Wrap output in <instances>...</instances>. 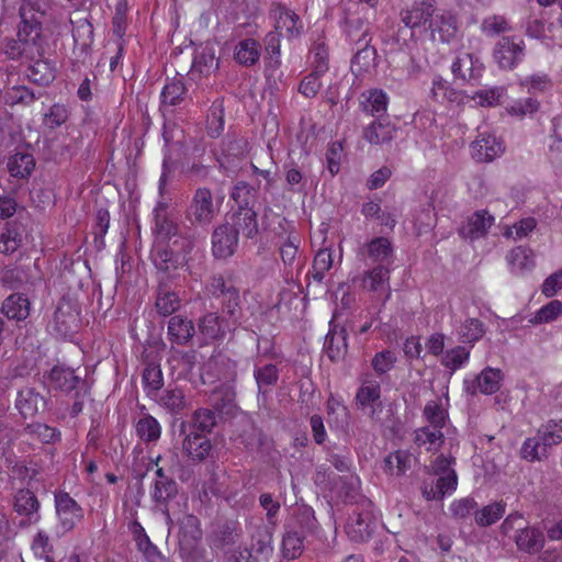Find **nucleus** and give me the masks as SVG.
<instances>
[{
    "instance_id": "obj_1",
    "label": "nucleus",
    "mask_w": 562,
    "mask_h": 562,
    "mask_svg": "<svg viewBox=\"0 0 562 562\" xmlns=\"http://www.w3.org/2000/svg\"><path fill=\"white\" fill-rule=\"evenodd\" d=\"M46 11L40 0H24L20 7L18 40H5L3 53L10 59L34 60L43 55L42 24Z\"/></svg>"
},
{
    "instance_id": "obj_2",
    "label": "nucleus",
    "mask_w": 562,
    "mask_h": 562,
    "mask_svg": "<svg viewBox=\"0 0 562 562\" xmlns=\"http://www.w3.org/2000/svg\"><path fill=\"white\" fill-rule=\"evenodd\" d=\"M562 442V419H550L542 424L537 435L527 438L521 448L520 457L529 462L541 461L549 454V450Z\"/></svg>"
},
{
    "instance_id": "obj_3",
    "label": "nucleus",
    "mask_w": 562,
    "mask_h": 562,
    "mask_svg": "<svg viewBox=\"0 0 562 562\" xmlns=\"http://www.w3.org/2000/svg\"><path fill=\"white\" fill-rule=\"evenodd\" d=\"M193 241L188 237L170 241H157L151 249L150 258L160 272L169 273L184 263L189 267L186 257L193 249Z\"/></svg>"
},
{
    "instance_id": "obj_4",
    "label": "nucleus",
    "mask_w": 562,
    "mask_h": 562,
    "mask_svg": "<svg viewBox=\"0 0 562 562\" xmlns=\"http://www.w3.org/2000/svg\"><path fill=\"white\" fill-rule=\"evenodd\" d=\"M218 207L214 202L212 191L206 187L194 190L186 209L184 217L194 227H206L215 218Z\"/></svg>"
},
{
    "instance_id": "obj_5",
    "label": "nucleus",
    "mask_w": 562,
    "mask_h": 562,
    "mask_svg": "<svg viewBox=\"0 0 562 562\" xmlns=\"http://www.w3.org/2000/svg\"><path fill=\"white\" fill-rule=\"evenodd\" d=\"M80 310L76 302L63 297L54 312L53 319L48 324L52 334L58 338H71L80 325Z\"/></svg>"
},
{
    "instance_id": "obj_6",
    "label": "nucleus",
    "mask_w": 562,
    "mask_h": 562,
    "mask_svg": "<svg viewBox=\"0 0 562 562\" xmlns=\"http://www.w3.org/2000/svg\"><path fill=\"white\" fill-rule=\"evenodd\" d=\"M524 40L516 36H503L494 45L493 59L503 70L515 69L525 58Z\"/></svg>"
},
{
    "instance_id": "obj_7",
    "label": "nucleus",
    "mask_w": 562,
    "mask_h": 562,
    "mask_svg": "<svg viewBox=\"0 0 562 562\" xmlns=\"http://www.w3.org/2000/svg\"><path fill=\"white\" fill-rule=\"evenodd\" d=\"M373 504L370 499H363L362 505L357 506L347 525V532L353 541H367L371 538L375 528Z\"/></svg>"
},
{
    "instance_id": "obj_8",
    "label": "nucleus",
    "mask_w": 562,
    "mask_h": 562,
    "mask_svg": "<svg viewBox=\"0 0 562 562\" xmlns=\"http://www.w3.org/2000/svg\"><path fill=\"white\" fill-rule=\"evenodd\" d=\"M235 331L218 312H207L198 319V335L205 344L222 342L227 334Z\"/></svg>"
},
{
    "instance_id": "obj_9",
    "label": "nucleus",
    "mask_w": 562,
    "mask_h": 562,
    "mask_svg": "<svg viewBox=\"0 0 562 562\" xmlns=\"http://www.w3.org/2000/svg\"><path fill=\"white\" fill-rule=\"evenodd\" d=\"M12 507L21 517L20 527L36 525L41 520V503L34 492L29 488H20L13 494Z\"/></svg>"
},
{
    "instance_id": "obj_10",
    "label": "nucleus",
    "mask_w": 562,
    "mask_h": 562,
    "mask_svg": "<svg viewBox=\"0 0 562 562\" xmlns=\"http://www.w3.org/2000/svg\"><path fill=\"white\" fill-rule=\"evenodd\" d=\"M55 508L64 532L72 530L82 519V507L67 493H55Z\"/></svg>"
},
{
    "instance_id": "obj_11",
    "label": "nucleus",
    "mask_w": 562,
    "mask_h": 562,
    "mask_svg": "<svg viewBox=\"0 0 562 562\" xmlns=\"http://www.w3.org/2000/svg\"><path fill=\"white\" fill-rule=\"evenodd\" d=\"M243 537V529L240 524L235 520H225L217 522L207 539L212 549L223 551L228 550L229 547L235 546Z\"/></svg>"
},
{
    "instance_id": "obj_12",
    "label": "nucleus",
    "mask_w": 562,
    "mask_h": 562,
    "mask_svg": "<svg viewBox=\"0 0 562 562\" xmlns=\"http://www.w3.org/2000/svg\"><path fill=\"white\" fill-rule=\"evenodd\" d=\"M14 407L23 419L34 418L47 408V398L35 387L25 386L18 391Z\"/></svg>"
},
{
    "instance_id": "obj_13",
    "label": "nucleus",
    "mask_w": 562,
    "mask_h": 562,
    "mask_svg": "<svg viewBox=\"0 0 562 562\" xmlns=\"http://www.w3.org/2000/svg\"><path fill=\"white\" fill-rule=\"evenodd\" d=\"M238 247V237L229 223H224L214 228L212 234V255L216 259L232 257Z\"/></svg>"
},
{
    "instance_id": "obj_14",
    "label": "nucleus",
    "mask_w": 562,
    "mask_h": 562,
    "mask_svg": "<svg viewBox=\"0 0 562 562\" xmlns=\"http://www.w3.org/2000/svg\"><path fill=\"white\" fill-rule=\"evenodd\" d=\"M179 494V485L173 481L153 484L150 497L155 508L159 510L166 518L167 522L171 521L170 509Z\"/></svg>"
},
{
    "instance_id": "obj_15",
    "label": "nucleus",
    "mask_w": 562,
    "mask_h": 562,
    "mask_svg": "<svg viewBox=\"0 0 562 562\" xmlns=\"http://www.w3.org/2000/svg\"><path fill=\"white\" fill-rule=\"evenodd\" d=\"M272 529L268 525L260 524L250 536L248 547L256 562H268L273 554Z\"/></svg>"
},
{
    "instance_id": "obj_16",
    "label": "nucleus",
    "mask_w": 562,
    "mask_h": 562,
    "mask_svg": "<svg viewBox=\"0 0 562 562\" xmlns=\"http://www.w3.org/2000/svg\"><path fill=\"white\" fill-rule=\"evenodd\" d=\"M435 0H415L412 8L401 11V21L409 29L424 25L435 16Z\"/></svg>"
},
{
    "instance_id": "obj_17",
    "label": "nucleus",
    "mask_w": 562,
    "mask_h": 562,
    "mask_svg": "<svg viewBox=\"0 0 562 562\" xmlns=\"http://www.w3.org/2000/svg\"><path fill=\"white\" fill-rule=\"evenodd\" d=\"M181 434L184 435L182 449L187 457L193 462L206 460L212 451V443L207 436L193 430Z\"/></svg>"
},
{
    "instance_id": "obj_18",
    "label": "nucleus",
    "mask_w": 562,
    "mask_h": 562,
    "mask_svg": "<svg viewBox=\"0 0 562 562\" xmlns=\"http://www.w3.org/2000/svg\"><path fill=\"white\" fill-rule=\"evenodd\" d=\"M494 216L488 213L486 210L475 211L471 216L468 217L467 223H464L459 228V235L465 239H477L485 236L488 229L494 224Z\"/></svg>"
},
{
    "instance_id": "obj_19",
    "label": "nucleus",
    "mask_w": 562,
    "mask_h": 562,
    "mask_svg": "<svg viewBox=\"0 0 562 562\" xmlns=\"http://www.w3.org/2000/svg\"><path fill=\"white\" fill-rule=\"evenodd\" d=\"M347 330L345 327L329 324V330L324 341V352L331 362H338L347 355Z\"/></svg>"
},
{
    "instance_id": "obj_20",
    "label": "nucleus",
    "mask_w": 562,
    "mask_h": 562,
    "mask_svg": "<svg viewBox=\"0 0 562 562\" xmlns=\"http://www.w3.org/2000/svg\"><path fill=\"white\" fill-rule=\"evenodd\" d=\"M396 127L387 116L375 117L362 132V137L371 145L389 144L395 137Z\"/></svg>"
},
{
    "instance_id": "obj_21",
    "label": "nucleus",
    "mask_w": 562,
    "mask_h": 562,
    "mask_svg": "<svg viewBox=\"0 0 562 562\" xmlns=\"http://www.w3.org/2000/svg\"><path fill=\"white\" fill-rule=\"evenodd\" d=\"M50 385L61 392L70 393L86 387V381L82 380L70 368L55 366L48 373Z\"/></svg>"
},
{
    "instance_id": "obj_22",
    "label": "nucleus",
    "mask_w": 562,
    "mask_h": 562,
    "mask_svg": "<svg viewBox=\"0 0 562 562\" xmlns=\"http://www.w3.org/2000/svg\"><path fill=\"white\" fill-rule=\"evenodd\" d=\"M429 29L432 37L438 34L440 42L449 44L457 38L459 31L457 16L449 11L438 13L430 20Z\"/></svg>"
},
{
    "instance_id": "obj_23",
    "label": "nucleus",
    "mask_w": 562,
    "mask_h": 562,
    "mask_svg": "<svg viewBox=\"0 0 562 562\" xmlns=\"http://www.w3.org/2000/svg\"><path fill=\"white\" fill-rule=\"evenodd\" d=\"M35 166V158L29 148L20 147L8 158L7 162V169L10 176L23 180L31 177Z\"/></svg>"
},
{
    "instance_id": "obj_24",
    "label": "nucleus",
    "mask_w": 562,
    "mask_h": 562,
    "mask_svg": "<svg viewBox=\"0 0 562 562\" xmlns=\"http://www.w3.org/2000/svg\"><path fill=\"white\" fill-rule=\"evenodd\" d=\"M236 392L232 384L224 383L217 386L211 394L210 401L220 416H232L236 411Z\"/></svg>"
},
{
    "instance_id": "obj_25",
    "label": "nucleus",
    "mask_w": 562,
    "mask_h": 562,
    "mask_svg": "<svg viewBox=\"0 0 562 562\" xmlns=\"http://www.w3.org/2000/svg\"><path fill=\"white\" fill-rule=\"evenodd\" d=\"M473 155L480 161H492L505 150L504 144L494 135L480 134L472 143Z\"/></svg>"
},
{
    "instance_id": "obj_26",
    "label": "nucleus",
    "mask_w": 562,
    "mask_h": 562,
    "mask_svg": "<svg viewBox=\"0 0 562 562\" xmlns=\"http://www.w3.org/2000/svg\"><path fill=\"white\" fill-rule=\"evenodd\" d=\"M195 334V327L191 319L182 315H173L168 322V337L172 344L188 345Z\"/></svg>"
},
{
    "instance_id": "obj_27",
    "label": "nucleus",
    "mask_w": 562,
    "mask_h": 562,
    "mask_svg": "<svg viewBox=\"0 0 562 562\" xmlns=\"http://www.w3.org/2000/svg\"><path fill=\"white\" fill-rule=\"evenodd\" d=\"M216 412L211 408H198L189 422H182L180 432L193 430L200 434H211L217 424Z\"/></svg>"
},
{
    "instance_id": "obj_28",
    "label": "nucleus",
    "mask_w": 562,
    "mask_h": 562,
    "mask_svg": "<svg viewBox=\"0 0 562 562\" xmlns=\"http://www.w3.org/2000/svg\"><path fill=\"white\" fill-rule=\"evenodd\" d=\"M518 550L536 554L540 552L544 546V536L541 530L535 527H521L514 537Z\"/></svg>"
},
{
    "instance_id": "obj_29",
    "label": "nucleus",
    "mask_w": 562,
    "mask_h": 562,
    "mask_svg": "<svg viewBox=\"0 0 562 562\" xmlns=\"http://www.w3.org/2000/svg\"><path fill=\"white\" fill-rule=\"evenodd\" d=\"M231 227L236 232L237 237L241 234L248 239H252L259 232L258 215L251 209L238 210L232 216Z\"/></svg>"
},
{
    "instance_id": "obj_30",
    "label": "nucleus",
    "mask_w": 562,
    "mask_h": 562,
    "mask_svg": "<svg viewBox=\"0 0 562 562\" xmlns=\"http://www.w3.org/2000/svg\"><path fill=\"white\" fill-rule=\"evenodd\" d=\"M371 42L362 43L361 45H355V54L351 59V71L356 76H360L363 72L369 71L371 68L376 66V49L370 44Z\"/></svg>"
},
{
    "instance_id": "obj_31",
    "label": "nucleus",
    "mask_w": 562,
    "mask_h": 562,
    "mask_svg": "<svg viewBox=\"0 0 562 562\" xmlns=\"http://www.w3.org/2000/svg\"><path fill=\"white\" fill-rule=\"evenodd\" d=\"M370 23L368 19L355 14L346 15V35L350 44L361 45L371 42Z\"/></svg>"
},
{
    "instance_id": "obj_32",
    "label": "nucleus",
    "mask_w": 562,
    "mask_h": 562,
    "mask_svg": "<svg viewBox=\"0 0 562 562\" xmlns=\"http://www.w3.org/2000/svg\"><path fill=\"white\" fill-rule=\"evenodd\" d=\"M31 303L26 295L12 293L2 303L1 312L13 321H24L29 317Z\"/></svg>"
},
{
    "instance_id": "obj_33",
    "label": "nucleus",
    "mask_w": 562,
    "mask_h": 562,
    "mask_svg": "<svg viewBox=\"0 0 562 562\" xmlns=\"http://www.w3.org/2000/svg\"><path fill=\"white\" fill-rule=\"evenodd\" d=\"M393 248L391 241L385 237H375L367 243L360 254L370 259L372 263L384 265L392 256Z\"/></svg>"
},
{
    "instance_id": "obj_34",
    "label": "nucleus",
    "mask_w": 562,
    "mask_h": 562,
    "mask_svg": "<svg viewBox=\"0 0 562 562\" xmlns=\"http://www.w3.org/2000/svg\"><path fill=\"white\" fill-rule=\"evenodd\" d=\"M261 55V45L255 38L241 40L234 49L236 63L245 67H251L258 63Z\"/></svg>"
},
{
    "instance_id": "obj_35",
    "label": "nucleus",
    "mask_w": 562,
    "mask_h": 562,
    "mask_svg": "<svg viewBox=\"0 0 562 562\" xmlns=\"http://www.w3.org/2000/svg\"><path fill=\"white\" fill-rule=\"evenodd\" d=\"M430 97L436 102L447 101L457 104L462 103L464 100L463 92L452 88L450 82H448L441 76L434 77Z\"/></svg>"
},
{
    "instance_id": "obj_36",
    "label": "nucleus",
    "mask_w": 562,
    "mask_h": 562,
    "mask_svg": "<svg viewBox=\"0 0 562 562\" xmlns=\"http://www.w3.org/2000/svg\"><path fill=\"white\" fill-rule=\"evenodd\" d=\"M362 110L367 114L375 117L385 116L387 110L389 98L381 89H372L368 93H362Z\"/></svg>"
},
{
    "instance_id": "obj_37",
    "label": "nucleus",
    "mask_w": 562,
    "mask_h": 562,
    "mask_svg": "<svg viewBox=\"0 0 562 562\" xmlns=\"http://www.w3.org/2000/svg\"><path fill=\"white\" fill-rule=\"evenodd\" d=\"M223 316L235 329L243 326V310L239 290L221 300Z\"/></svg>"
},
{
    "instance_id": "obj_38",
    "label": "nucleus",
    "mask_w": 562,
    "mask_h": 562,
    "mask_svg": "<svg viewBox=\"0 0 562 562\" xmlns=\"http://www.w3.org/2000/svg\"><path fill=\"white\" fill-rule=\"evenodd\" d=\"M27 66L26 76L38 86H48L55 79V68L42 56Z\"/></svg>"
},
{
    "instance_id": "obj_39",
    "label": "nucleus",
    "mask_w": 562,
    "mask_h": 562,
    "mask_svg": "<svg viewBox=\"0 0 562 562\" xmlns=\"http://www.w3.org/2000/svg\"><path fill=\"white\" fill-rule=\"evenodd\" d=\"M258 395L266 396L272 386L279 381V369L273 363L256 367L254 370Z\"/></svg>"
},
{
    "instance_id": "obj_40",
    "label": "nucleus",
    "mask_w": 562,
    "mask_h": 562,
    "mask_svg": "<svg viewBox=\"0 0 562 562\" xmlns=\"http://www.w3.org/2000/svg\"><path fill=\"white\" fill-rule=\"evenodd\" d=\"M203 531L200 519L192 515H184L180 520L179 546L202 541Z\"/></svg>"
},
{
    "instance_id": "obj_41",
    "label": "nucleus",
    "mask_w": 562,
    "mask_h": 562,
    "mask_svg": "<svg viewBox=\"0 0 562 562\" xmlns=\"http://www.w3.org/2000/svg\"><path fill=\"white\" fill-rule=\"evenodd\" d=\"M180 307V300L176 292L166 283H160L157 289L156 308L162 316H170Z\"/></svg>"
},
{
    "instance_id": "obj_42",
    "label": "nucleus",
    "mask_w": 562,
    "mask_h": 562,
    "mask_svg": "<svg viewBox=\"0 0 562 562\" xmlns=\"http://www.w3.org/2000/svg\"><path fill=\"white\" fill-rule=\"evenodd\" d=\"M231 196L238 205V210H254L258 198V187H254L245 181H238L234 186Z\"/></svg>"
},
{
    "instance_id": "obj_43",
    "label": "nucleus",
    "mask_w": 562,
    "mask_h": 562,
    "mask_svg": "<svg viewBox=\"0 0 562 562\" xmlns=\"http://www.w3.org/2000/svg\"><path fill=\"white\" fill-rule=\"evenodd\" d=\"M24 235L22 227L16 223H8L5 231L0 235V252L13 254L23 244Z\"/></svg>"
},
{
    "instance_id": "obj_44",
    "label": "nucleus",
    "mask_w": 562,
    "mask_h": 562,
    "mask_svg": "<svg viewBox=\"0 0 562 562\" xmlns=\"http://www.w3.org/2000/svg\"><path fill=\"white\" fill-rule=\"evenodd\" d=\"M186 93L187 88L181 77L167 79L160 94L161 103L162 105H178L184 100Z\"/></svg>"
},
{
    "instance_id": "obj_45",
    "label": "nucleus",
    "mask_w": 562,
    "mask_h": 562,
    "mask_svg": "<svg viewBox=\"0 0 562 562\" xmlns=\"http://www.w3.org/2000/svg\"><path fill=\"white\" fill-rule=\"evenodd\" d=\"M338 496L349 504L362 505L363 499H368L360 493V480L357 476H342L340 477V486Z\"/></svg>"
},
{
    "instance_id": "obj_46",
    "label": "nucleus",
    "mask_w": 562,
    "mask_h": 562,
    "mask_svg": "<svg viewBox=\"0 0 562 562\" xmlns=\"http://www.w3.org/2000/svg\"><path fill=\"white\" fill-rule=\"evenodd\" d=\"M305 535L299 532L296 528L286 527L282 539V551L286 559L300 557L304 549Z\"/></svg>"
},
{
    "instance_id": "obj_47",
    "label": "nucleus",
    "mask_w": 562,
    "mask_h": 562,
    "mask_svg": "<svg viewBox=\"0 0 562 562\" xmlns=\"http://www.w3.org/2000/svg\"><path fill=\"white\" fill-rule=\"evenodd\" d=\"M179 554L182 562H213L214 553L202 541L179 546Z\"/></svg>"
},
{
    "instance_id": "obj_48",
    "label": "nucleus",
    "mask_w": 562,
    "mask_h": 562,
    "mask_svg": "<svg viewBox=\"0 0 562 562\" xmlns=\"http://www.w3.org/2000/svg\"><path fill=\"white\" fill-rule=\"evenodd\" d=\"M158 403L172 415L181 414L187 408L184 393L179 387L165 390Z\"/></svg>"
},
{
    "instance_id": "obj_49",
    "label": "nucleus",
    "mask_w": 562,
    "mask_h": 562,
    "mask_svg": "<svg viewBox=\"0 0 562 562\" xmlns=\"http://www.w3.org/2000/svg\"><path fill=\"white\" fill-rule=\"evenodd\" d=\"M217 68L218 59L216 58L213 48L206 46L195 52L192 63V71H198L203 76H209Z\"/></svg>"
},
{
    "instance_id": "obj_50",
    "label": "nucleus",
    "mask_w": 562,
    "mask_h": 562,
    "mask_svg": "<svg viewBox=\"0 0 562 562\" xmlns=\"http://www.w3.org/2000/svg\"><path fill=\"white\" fill-rule=\"evenodd\" d=\"M290 528H296L299 532L305 536L312 535L317 529V520L314 510L310 506H302L297 508L293 522L288 525Z\"/></svg>"
},
{
    "instance_id": "obj_51",
    "label": "nucleus",
    "mask_w": 562,
    "mask_h": 562,
    "mask_svg": "<svg viewBox=\"0 0 562 562\" xmlns=\"http://www.w3.org/2000/svg\"><path fill=\"white\" fill-rule=\"evenodd\" d=\"M136 434L146 443L155 442L160 438L161 427L151 415L139 418L135 426Z\"/></svg>"
},
{
    "instance_id": "obj_52",
    "label": "nucleus",
    "mask_w": 562,
    "mask_h": 562,
    "mask_svg": "<svg viewBox=\"0 0 562 562\" xmlns=\"http://www.w3.org/2000/svg\"><path fill=\"white\" fill-rule=\"evenodd\" d=\"M506 510V503L494 502L475 512V522L480 527H488L498 521Z\"/></svg>"
},
{
    "instance_id": "obj_53",
    "label": "nucleus",
    "mask_w": 562,
    "mask_h": 562,
    "mask_svg": "<svg viewBox=\"0 0 562 562\" xmlns=\"http://www.w3.org/2000/svg\"><path fill=\"white\" fill-rule=\"evenodd\" d=\"M508 263L512 270L516 273H521L526 270H531L535 266L532 251L529 248L518 246L510 250L507 256Z\"/></svg>"
},
{
    "instance_id": "obj_54",
    "label": "nucleus",
    "mask_w": 562,
    "mask_h": 562,
    "mask_svg": "<svg viewBox=\"0 0 562 562\" xmlns=\"http://www.w3.org/2000/svg\"><path fill=\"white\" fill-rule=\"evenodd\" d=\"M24 432L37 439L42 443H55L60 440V431L42 423H31L24 427Z\"/></svg>"
},
{
    "instance_id": "obj_55",
    "label": "nucleus",
    "mask_w": 562,
    "mask_h": 562,
    "mask_svg": "<svg viewBox=\"0 0 562 562\" xmlns=\"http://www.w3.org/2000/svg\"><path fill=\"white\" fill-rule=\"evenodd\" d=\"M142 380L147 395L154 396L164 385V378L160 366L150 362L148 363L142 374Z\"/></svg>"
},
{
    "instance_id": "obj_56",
    "label": "nucleus",
    "mask_w": 562,
    "mask_h": 562,
    "mask_svg": "<svg viewBox=\"0 0 562 562\" xmlns=\"http://www.w3.org/2000/svg\"><path fill=\"white\" fill-rule=\"evenodd\" d=\"M390 269L385 265H376L374 268L367 270L363 274V285L370 291L376 292L386 284L389 286Z\"/></svg>"
},
{
    "instance_id": "obj_57",
    "label": "nucleus",
    "mask_w": 562,
    "mask_h": 562,
    "mask_svg": "<svg viewBox=\"0 0 562 562\" xmlns=\"http://www.w3.org/2000/svg\"><path fill=\"white\" fill-rule=\"evenodd\" d=\"M154 222L158 241H170L172 237L179 235V224L171 214L158 215V218L154 220Z\"/></svg>"
},
{
    "instance_id": "obj_58",
    "label": "nucleus",
    "mask_w": 562,
    "mask_h": 562,
    "mask_svg": "<svg viewBox=\"0 0 562 562\" xmlns=\"http://www.w3.org/2000/svg\"><path fill=\"white\" fill-rule=\"evenodd\" d=\"M502 376L499 369L485 368L476 378L477 389L483 394H493L498 391Z\"/></svg>"
},
{
    "instance_id": "obj_59",
    "label": "nucleus",
    "mask_w": 562,
    "mask_h": 562,
    "mask_svg": "<svg viewBox=\"0 0 562 562\" xmlns=\"http://www.w3.org/2000/svg\"><path fill=\"white\" fill-rule=\"evenodd\" d=\"M458 334L461 342L473 344L483 337L485 334V327L477 318H467L460 326Z\"/></svg>"
},
{
    "instance_id": "obj_60",
    "label": "nucleus",
    "mask_w": 562,
    "mask_h": 562,
    "mask_svg": "<svg viewBox=\"0 0 562 562\" xmlns=\"http://www.w3.org/2000/svg\"><path fill=\"white\" fill-rule=\"evenodd\" d=\"M483 34L490 37L512 31V26L504 15L493 14L483 19L481 26Z\"/></svg>"
},
{
    "instance_id": "obj_61",
    "label": "nucleus",
    "mask_w": 562,
    "mask_h": 562,
    "mask_svg": "<svg viewBox=\"0 0 562 562\" xmlns=\"http://www.w3.org/2000/svg\"><path fill=\"white\" fill-rule=\"evenodd\" d=\"M423 415L434 428L442 429L449 417L447 409L437 401H429L424 407Z\"/></svg>"
},
{
    "instance_id": "obj_62",
    "label": "nucleus",
    "mask_w": 562,
    "mask_h": 562,
    "mask_svg": "<svg viewBox=\"0 0 562 562\" xmlns=\"http://www.w3.org/2000/svg\"><path fill=\"white\" fill-rule=\"evenodd\" d=\"M72 38L75 45L80 46L82 50H87L93 43V26L87 20L82 19L77 21L72 30Z\"/></svg>"
},
{
    "instance_id": "obj_63",
    "label": "nucleus",
    "mask_w": 562,
    "mask_h": 562,
    "mask_svg": "<svg viewBox=\"0 0 562 562\" xmlns=\"http://www.w3.org/2000/svg\"><path fill=\"white\" fill-rule=\"evenodd\" d=\"M266 52H267V67L278 69L281 65V50H280V33L270 32L267 34L265 40Z\"/></svg>"
},
{
    "instance_id": "obj_64",
    "label": "nucleus",
    "mask_w": 562,
    "mask_h": 562,
    "mask_svg": "<svg viewBox=\"0 0 562 562\" xmlns=\"http://www.w3.org/2000/svg\"><path fill=\"white\" fill-rule=\"evenodd\" d=\"M562 314V302L553 300L547 305L542 306L536 315L529 318L528 323L531 325L550 323L558 318Z\"/></svg>"
}]
</instances>
